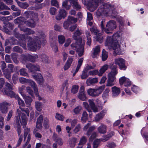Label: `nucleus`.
<instances>
[{
	"instance_id": "nucleus-1",
	"label": "nucleus",
	"mask_w": 148,
	"mask_h": 148,
	"mask_svg": "<svg viewBox=\"0 0 148 148\" xmlns=\"http://www.w3.org/2000/svg\"><path fill=\"white\" fill-rule=\"evenodd\" d=\"M81 34L79 29H77L73 37V39L76 40V42L71 45L72 48L76 51L79 57L82 56L84 52V45L82 44V39L79 37Z\"/></svg>"
},
{
	"instance_id": "nucleus-2",
	"label": "nucleus",
	"mask_w": 148,
	"mask_h": 148,
	"mask_svg": "<svg viewBox=\"0 0 148 148\" xmlns=\"http://www.w3.org/2000/svg\"><path fill=\"white\" fill-rule=\"evenodd\" d=\"M37 34L39 36L40 38L38 36L35 37L34 40L29 41L27 44V46L29 50L32 51H35L37 49H39L40 47L42 42L44 41L45 35V33L41 31H39L37 32Z\"/></svg>"
},
{
	"instance_id": "nucleus-3",
	"label": "nucleus",
	"mask_w": 148,
	"mask_h": 148,
	"mask_svg": "<svg viewBox=\"0 0 148 148\" xmlns=\"http://www.w3.org/2000/svg\"><path fill=\"white\" fill-rule=\"evenodd\" d=\"M115 8L113 5L107 3H104L101 5L96 13L98 16L103 15L104 16L112 15L114 16V10ZM115 15V14H114Z\"/></svg>"
},
{
	"instance_id": "nucleus-4",
	"label": "nucleus",
	"mask_w": 148,
	"mask_h": 148,
	"mask_svg": "<svg viewBox=\"0 0 148 148\" xmlns=\"http://www.w3.org/2000/svg\"><path fill=\"white\" fill-rule=\"evenodd\" d=\"M118 37L117 34H114L112 37L108 36L107 38L106 42L108 45L112 48L116 53L119 54L121 53V51L120 45L117 40V38Z\"/></svg>"
},
{
	"instance_id": "nucleus-5",
	"label": "nucleus",
	"mask_w": 148,
	"mask_h": 148,
	"mask_svg": "<svg viewBox=\"0 0 148 148\" xmlns=\"http://www.w3.org/2000/svg\"><path fill=\"white\" fill-rule=\"evenodd\" d=\"M110 66L112 71L108 74V83L106 86H110L114 84V82L116 79L115 76L118 72L116 70L117 67L116 66L110 64Z\"/></svg>"
},
{
	"instance_id": "nucleus-6",
	"label": "nucleus",
	"mask_w": 148,
	"mask_h": 148,
	"mask_svg": "<svg viewBox=\"0 0 148 148\" xmlns=\"http://www.w3.org/2000/svg\"><path fill=\"white\" fill-rule=\"evenodd\" d=\"M104 0H82V3L86 5L89 9L94 11L98 7L101 2Z\"/></svg>"
},
{
	"instance_id": "nucleus-7",
	"label": "nucleus",
	"mask_w": 148,
	"mask_h": 148,
	"mask_svg": "<svg viewBox=\"0 0 148 148\" xmlns=\"http://www.w3.org/2000/svg\"><path fill=\"white\" fill-rule=\"evenodd\" d=\"M31 18L29 20L26 21L24 17H19L15 19L14 20V22L15 24H19V25H21L26 24L28 27H35V24L33 19L34 18ZM36 18H35L34 19H36Z\"/></svg>"
},
{
	"instance_id": "nucleus-8",
	"label": "nucleus",
	"mask_w": 148,
	"mask_h": 148,
	"mask_svg": "<svg viewBox=\"0 0 148 148\" xmlns=\"http://www.w3.org/2000/svg\"><path fill=\"white\" fill-rule=\"evenodd\" d=\"M5 88H3L2 92L3 94L13 97L15 96V93L12 90L13 89V85L12 84H10L6 82L5 85Z\"/></svg>"
},
{
	"instance_id": "nucleus-9",
	"label": "nucleus",
	"mask_w": 148,
	"mask_h": 148,
	"mask_svg": "<svg viewBox=\"0 0 148 148\" xmlns=\"http://www.w3.org/2000/svg\"><path fill=\"white\" fill-rule=\"evenodd\" d=\"M103 88L100 86L95 88H89L87 90L88 94L92 97L98 96L103 92Z\"/></svg>"
},
{
	"instance_id": "nucleus-10",
	"label": "nucleus",
	"mask_w": 148,
	"mask_h": 148,
	"mask_svg": "<svg viewBox=\"0 0 148 148\" xmlns=\"http://www.w3.org/2000/svg\"><path fill=\"white\" fill-rule=\"evenodd\" d=\"M116 22L113 20H111L107 22L106 25L105 32L108 34L112 33V31L116 28Z\"/></svg>"
},
{
	"instance_id": "nucleus-11",
	"label": "nucleus",
	"mask_w": 148,
	"mask_h": 148,
	"mask_svg": "<svg viewBox=\"0 0 148 148\" xmlns=\"http://www.w3.org/2000/svg\"><path fill=\"white\" fill-rule=\"evenodd\" d=\"M114 62L116 64L119 66L121 69L125 70L126 69L127 67L125 64V61L124 59L121 58H116Z\"/></svg>"
},
{
	"instance_id": "nucleus-12",
	"label": "nucleus",
	"mask_w": 148,
	"mask_h": 148,
	"mask_svg": "<svg viewBox=\"0 0 148 148\" xmlns=\"http://www.w3.org/2000/svg\"><path fill=\"white\" fill-rule=\"evenodd\" d=\"M17 112L21 123L23 125V127L25 126L27 123V118L26 116L24 114L22 113L18 109L17 110Z\"/></svg>"
},
{
	"instance_id": "nucleus-13",
	"label": "nucleus",
	"mask_w": 148,
	"mask_h": 148,
	"mask_svg": "<svg viewBox=\"0 0 148 148\" xmlns=\"http://www.w3.org/2000/svg\"><path fill=\"white\" fill-rule=\"evenodd\" d=\"M90 31L96 35V40L99 42L100 43H101L103 42V36L101 34L99 33V31L95 27H93L90 29Z\"/></svg>"
},
{
	"instance_id": "nucleus-14",
	"label": "nucleus",
	"mask_w": 148,
	"mask_h": 148,
	"mask_svg": "<svg viewBox=\"0 0 148 148\" xmlns=\"http://www.w3.org/2000/svg\"><path fill=\"white\" fill-rule=\"evenodd\" d=\"M10 104L7 102L5 101L0 103V111L3 114H6L8 110V106Z\"/></svg>"
},
{
	"instance_id": "nucleus-15",
	"label": "nucleus",
	"mask_w": 148,
	"mask_h": 148,
	"mask_svg": "<svg viewBox=\"0 0 148 148\" xmlns=\"http://www.w3.org/2000/svg\"><path fill=\"white\" fill-rule=\"evenodd\" d=\"M26 67L31 72L33 73H35L36 71H40L39 66L38 65H35L31 63H29L26 65Z\"/></svg>"
},
{
	"instance_id": "nucleus-16",
	"label": "nucleus",
	"mask_w": 148,
	"mask_h": 148,
	"mask_svg": "<svg viewBox=\"0 0 148 148\" xmlns=\"http://www.w3.org/2000/svg\"><path fill=\"white\" fill-rule=\"evenodd\" d=\"M84 91V86H82L80 88L79 92L78 93V97L82 101H86L87 99Z\"/></svg>"
},
{
	"instance_id": "nucleus-17",
	"label": "nucleus",
	"mask_w": 148,
	"mask_h": 148,
	"mask_svg": "<svg viewBox=\"0 0 148 148\" xmlns=\"http://www.w3.org/2000/svg\"><path fill=\"white\" fill-rule=\"evenodd\" d=\"M22 56L24 60H28L32 62H34L38 58V56L37 55H36L32 56L28 54L25 55H22Z\"/></svg>"
},
{
	"instance_id": "nucleus-18",
	"label": "nucleus",
	"mask_w": 148,
	"mask_h": 148,
	"mask_svg": "<svg viewBox=\"0 0 148 148\" xmlns=\"http://www.w3.org/2000/svg\"><path fill=\"white\" fill-rule=\"evenodd\" d=\"M119 83L121 85L124 84L125 86L128 87L131 84V82L128 78L125 77H122L119 80Z\"/></svg>"
},
{
	"instance_id": "nucleus-19",
	"label": "nucleus",
	"mask_w": 148,
	"mask_h": 148,
	"mask_svg": "<svg viewBox=\"0 0 148 148\" xmlns=\"http://www.w3.org/2000/svg\"><path fill=\"white\" fill-rule=\"evenodd\" d=\"M30 132V128H25L24 130V134L27 136V140L25 144L23 146V148H25L26 146L28 145L31 139L30 134L29 133Z\"/></svg>"
},
{
	"instance_id": "nucleus-20",
	"label": "nucleus",
	"mask_w": 148,
	"mask_h": 148,
	"mask_svg": "<svg viewBox=\"0 0 148 148\" xmlns=\"http://www.w3.org/2000/svg\"><path fill=\"white\" fill-rule=\"evenodd\" d=\"M18 27L19 28L20 30L26 33L27 35H29L31 34H33L35 33V32L33 30L25 27H23L21 25H18Z\"/></svg>"
},
{
	"instance_id": "nucleus-21",
	"label": "nucleus",
	"mask_w": 148,
	"mask_h": 148,
	"mask_svg": "<svg viewBox=\"0 0 148 148\" xmlns=\"http://www.w3.org/2000/svg\"><path fill=\"white\" fill-rule=\"evenodd\" d=\"M106 112L107 111L106 110H103L101 112L99 113L95 117V121L96 122H99L103 118Z\"/></svg>"
},
{
	"instance_id": "nucleus-22",
	"label": "nucleus",
	"mask_w": 148,
	"mask_h": 148,
	"mask_svg": "<svg viewBox=\"0 0 148 148\" xmlns=\"http://www.w3.org/2000/svg\"><path fill=\"white\" fill-rule=\"evenodd\" d=\"M23 15L26 18H37L38 16L37 14L34 13L31 11H26L25 12Z\"/></svg>"
},
{
	"instance_id": "nucleus-23",
	"label": "nucleus",
	"mask_w": 148,
	"mask_h": 148,
	"mask_svg": "<svg viewBox=\"0 0 148 148\" xmlns=\"http://www.w3.org/2000/svg\"><path fill=\"white\" fill-rule=\"evenodd\" d=\"M33 78L36 80L39 84L40 85H42L43 84V78L40 74H38L37 75H33Z\"/></svg>"
},
{
	"instance_id": "nucleus-24",
	"label": "nucleus",
	"mask_w": 148,
	"mask_h": 148,
	"mask_svg": "<svg viewBox=\"0 0 148 148\" xmlns=\"http://www.w3.org/2000/svg\"><path fill=\"white\" fill-rule=\"evenodd\" d=\"M66 11L63 9H60L59 14L56 16L57 20H60L62 18H64L66 16Z\"/></svg>"
},
{
	"instance_id": "nucleus-25",
	"label": "nucleus",
	"mask_w": 148,
	"mask_h": 148,
	"mask_svg": "<svg viewBox=\"0 0 148 148\" xmlns=\"http://www.w3.org/2000/svg\"><path fill=\"white\" fill-rule=\"evenodd\" d=\"M93 52L92 56L93 58H97L100 52V47L99 46H97L93 49Z\"/></svg>"
},
{
	"instance_id": "nucleus-26",
	"label": "nucleus",
	"mask_w": 148,
	"mask_h": 148,
	"mask_svg": "<svg viewBox=\"0 0 148 148\" xmlns=\"http://www.w3.org/2000/svg\"><path fill=\"white\" fill-rule=\"evenodd\" d=\"M107 127L106 125L101 123V125L99 126L97 129L98 132L100 134H104L107 132Z\"/></svg>"
},
{
	"instance_id": "nucleus-27",
	"label": "nucleus",
	"mask_w": 148,
	"mask_h": 148,
	"mask_svg": "<svg viewBox=\"0 0 148 148\" xmlns=\"http://www.w3.org/2000/svg\"><path fill=\"white\" fill-rule=\"evenodd\" d=\"M27 84L33 88L36 95H37L38 92V88L35 82L32 80L29 79Z\"/></svg>"
},
{
	"instance_id": "nucleus-28",
	"label": "nucleus",
	"mask_w": 148,
	"mask_h": 148,
	"mask_svg": "<svg viewBox=\"0 0 148 148\" xmlns=\"http://www.w3.org/2000/svg\"><path fill=\"white\" fill-rule=\"evenodd\" d=\"M112 95L114 97L118 96L120 92V89L116 86L112 88Z\"/></svg>"
},
{
	"instance_id": "nucleus-29",
	"label": "nucleus",
	"mask_w": 148,
	"mask_h": 148,
	"mask_svg": "<svg viewBox=\"0 0 148 148\" xmlns=\"http://www.w3.org/2000/svg\"><path fill=\"white\" fill-rule=\"evenodd\" d=\"M98 82V78L97 77L89 78L87 79L86 83L88 86H90L97 83Z\"/></svg>"
},
{
	"instance_id": "nucleus-30",
	"label": "nucleus",
	"mask_w": 148,
	"mask_h": 148,
	"mask_svg": "<svg viewBox=\"0 0 148 148\" xmlns=\"http://www.w3.org/2000/svg\"><path fill=\"white\" fill-rule=\"evenodd\" d=\"M90 106L94 112H99V110L97 107L96 106L94 102L92 100L89 99L88 100Z\"/></svg>"
},
{
	"instance_id": "nucleus-31",
	"label": "nucleus",
	"mask_w": 148,
	"mask_h": 148,
	"mask_svg": "<svg viewBox=\"0 0 148 148\" xmlns=\"http://www.w3.org/2000/svg\"><path fill=\"white\" fill-rule=\"evenodd\" d=\"M53 139L54 141L57 143L59 145H62L63 144L62 139L58 137L57 135L53 133Z\"/></svg>"
},
{
	"instance_id": "nucleus-32",
	"label": "nucleus",
	"mask_w": 148,
	"mask_h": 148,
	"mask_svg": "<svg viewBox=\"0 0 148 148\" xmlns=\"http://www.w3.org/2000/svg\"><path fill=\"white\" fill-rule=\"evenodd\" d=\"M71 0H66L63 1L62 6L66 9H69L71 6Z\"/></svg>"
},
{
	"instance_id": "nucleus-33",
	"label": "nucleus",
	"mask_w": 148,
	"mask_h": 148,
	"mask_svg": "<svg viewBox=\"0 0 148 148\" xmlns=\"http://www.w3.org/2000/svg\"><path fill=\"white\" fill-rule=\"evenodd\" d=\"M71 3L73 4V6L74 8L75 9L77 10H79L81 9V6L79 4L77 0H71Z\"/></svg>"
},
{
	"instance_id": "nucleus-34",
	"label": "nucleus",
	"mask_w": 148,
	"mask_h": 148,
	"mask_svg": "<svg viewBox=\"0 0 148 148\" xmlns=\"http://www.w3.org/2000/svg\"><path fill=\"white\" fill-rule=\"evenodd\" d=\"M15 1L18 6L21 8L26 9L29 6V4L27 2H21L18 0H15Z\"/></svg>"
},
{
	"instance_id": "nucleus-35",
	"label": "nucleus",
	"mask_w": 148,
	"mask_h": 148,
	"mask_svg": "<svg viewBox=\"0 0 148 148\" xmlns=\"http://www.w3.org/2000/svg\"><path fill=\"white\" fill-rule=\"evenodd\" d=\"M110 64L109 65L107 64L104 65L100 69L98 75L99 76H101L108 69V67H110Z\"/></svg>"
},
{
	"instance_id": "nucleus-36",
	"label": "nucleus",
	"mask_w": 148,
	"mask_h": 148,
	"mask_svg": "<svg viewBox=\"0 0 148 148\" xmlns=\"http://www.w3.org/2000/svg\"><path fill=\"white\" fill-rule=\"evenodd\" d=\"M73 61V59L72 58H68L64 66V70H67L69 68Z\"/></svg>"
},
{
	"instance_id": "nucleus-37",
	"label": "nucleus",
	"mask_w": 148,
	"mask_h": 148,
	"mask_svg": "<svg viewBox=\"0 0 148 148\" xmlns=\"http://www.w3.org/2000/svg\"><path fill=\"white\" fill-rule=\"evenodd\" d=\"M83 61V58H81L79 59L78 61V63L77 67L74 73L73 74V76H75L76 73L79 71V69L80 68V67L82 64Z\"/></svg>"
},
{
	"instance_id": "nucleus-38",
	"label": "nucleus",
	"mask_w": 148,
	"mask_h": 148,
	"mask_svg": "<svg viewBox=\"0 0 148 148\" xmlns=\"http://www.w3.org/2000/svg\"><path fill=\"white\" fill-rule=\"evenodd\" d=\"M35 108L37 111L39 112H41L42 111V103L37 101L35 103Z\"/></svg>"
},
{
	"instance_id": "nucleus-39",
	"label": "nucleus",
	"mask_w": 148,
	"mask_h": 148,
	"mask_svg": "<svg viewBox=\"0 0 148 148\" xmlns=\"http://www.w3.org/2000/svg\"><path fill=\"white\" fill-rule=\"evenodd\" d=\"M14 97H15L16 99L17 100L18 103L20 106V107H21V106H25V104L24 101L21 99L18 95H15V96Z\"/></svg>"
},
{
	"instance_id": "nucleus-40",
	"label": "nucleus",
	"mask_w": 148,
	"mask_h": 148,
	"mask_svg": "<svg viewBox=\"0 0 148 148\" xmlns=\"http://www.w3.org/2000/svg\"><path fill=\"white\" fill-rule=\"evenodd\" d=\"M88 114L86 111H84L82 117H81V121L83 123H85L88 119Z\"/></svg>"
},
{
	"instance_id": "nucleus-41",
	"label": "nucleus",
	"mask_w": 148,
	"mask_h": 148,
	"mask_svg": "<svg viewBox=\"0 0 148 148\" xmlns=\"http://www.w3.org/2000/svg\"><path fill=\"white\" fill-rule=\"evenodd\" d=\"M67 20L71 25L76 23L77 21V18L70 16H68Z\"/></svg>"
},
{
	"instance_id": "nucleus-42",
	"label": "nucleus",
	"mask_w": 148,
	"mask_h": 148,
	"mask_svg": "<svg viewBox=\"0 0 148 148\" xmlns=\"http://www.w3.org/2000/svg\"><path fill=\"white\" fill-rule=\"evenodd\" d=\"M41 58L42 62L45 63H48L50 62L49 58L45 55H42L41 56Z\"/></svg>"
},
{
	"instance_id": "nucleus-43",
	"label": "nucleus",
	"mask_w": 148,
	"mask_h": 148,
	"mask_svg": "<svg viewBox=\"0 0 148 148\" xmlns=\"http://www.w3.org/2000/svg\"><path fill=\"white\" fill-rule=\"evenodd\" d=\"M3 74L5 77L8 79L9 80L11 78L10 74L11 72H10L8 69H6L5 70L3 71Z\"/></svg>"
},
{
	"instance_id": "nucleus-44",
	"label": "nucleus",
	"mask_w": 148,
	"mask_h": 148,
	"mask_svg": "<svg viewBox=\"0 0 148 148\" xmlns=\"http://www.w3.org/2000/svg\"><path fill=\"white\" fill-rule=\"evenodd\" d=\"M108 57V54L104 49H103L102 51V53L101 55L102 59L103 61H105L107 59Z\"/></svg>"
},
{
	"instance_id": "nucleus-45",
	"label": "nucleus",
	"mask_w": 148,
	"mask_h": 148,
	"mask_svg": "<svg viewBox=\"0 0 148 148\" xmlns=\"http://www.w3.org/2000/svg\"><path fill=\"white\" fill-rule=\"evenodd\" d=\"M77 139L75 138H72L69 140V144L70 146L74 147L75 145L77 142Z\"/></svg>"
},
{
	"instance_id": "nucleus-46",
	"label": "nucleus",
	"mask_w": 148,
	"mask_h": 148,
	"mask_svg": "<svg viewBox=\"0 0 148 148\" xmlns=\"http://www.w3.org/2000/svg\"><path fill=\"white\" fill-rule=\"evenodd\" d=\"M4 10H10V9L3 2L0 3V11Z\"/></svg>"
},
{
	"instance_id": "nucleus-47",
	"label": "nucleus",
	"mask_w": 148,
	"mask_h": 148,
	"mask_svg": "<svg viewBox=\"0 0 148 148\" xmlns=\"http://www.w3.org/2000/svg\"><path fill=\"white\" fill-rule=\"evenodd\" d=\"M20 75L23 76H28V74L26 72V69L22 68L19 70Z\"/></svg>"
},
{
	"instance_id": "nucleus-48",
	"label": "nucleus",
	"mask_w": 148,
	"mask_h": 148,
	"mask_svg": "<svg viewBox=\"0 0 148 148\" xmlns=\"http://www.w3.org/2000/svg\"><path fill=\"white\" fill-rule=\"evenodd\" d=\"M82 107L78 106L73 110V112L75 114H79L82 110Z\"/></svg>"
},
{
	"instance_id": "nucleus-49",
	"label": "nucleus",
	"mask_w": 148,
	"mask_h": 148,
	"mask_svg": "<svg viewBox=\"0 0 148 148\" xmlns=\"http://www.w3.org/2000/svg\"><path fill=\"white\" fill-rule=\"evenodd\" d=\"M79 86L77 85H75L72 86L71 90V92L73 94L76 93L78 90Z\"/></svg>"
},
{
	"instance_id": "nucleus-50",
	"label": "nucleus",
	"mask_w": 148,
	"mask_h": 148,
	"mask_svg": "<svg viewBox=\"0 0 148 148\" xmlns=\"http://www.w3.org/2000/svg\"><path fill=\"white\" fill-rule=\"evenodd\" d=\"M99 73V71L97 70H94L92 71H90L88 72V75H98Z\"/></svg>"
},
{
	"instance_id": "nucleus-51",
	"label": "nucleus",
	"mask_w": 148,
	"mask_h": 148,
	"mask_svg": "<svg viewBox=\"0 0 148 148\" xmlns=\"http://www.w3.org/2000/svg\"><path fill=\"white\" fill-rule=\"evenodd\" d=\"M58 41L59 43L61 44H63L65 41V38L62 35H59L58 36Z\"/></svg>"
},
{
	"instance_id": "nucleus-52",
	"label": "nucleus",
	"mask_w": 148,
	"mask_h": 148,
	"mask_svg": "<svg viewBox=\"0 0 148 148\" xmlns=\"http://www.w3.org/2000/svg\"><path fill=\"white\" fill-rule=\"evenodd\" d=\"M43 125L46 128H48L49 127V120L47 118H45L44 120Z\"/></svg>"
},
{
	"instance_id": "nucleus-53",
	"label": "nucleus",
	"mask_w": 148,
	"mask_h": 148,
	"mask_svg": "<svg viewBox=\"0 0 148 148\" xmlns=\"http://www.w3.org/2000/svg\"><path fill=\"white\" fill-rule=\"evenodd\" d=\"M29 79H26L24 77H21L19 78L20 82L23 84H27Z\"/></svg>"
},
{
	"instance_id": "nucleus-54",
	"label": "nucleus",
	"mask_w": 148,
	"mask_h": 148,
	"mask_svg": "<svg viewBox=\"0 0 148 148\" xmlns=\"http://www.w3.org/2000/svg\"><path fill=\"white\" fill-rule=\"evenodd\" d=\"M13 51L21 53L23 52V50L18 46H16L14 47L13 49Z\"/></svg>"
},
{
	"instance_id": "nucleus-55",
	"label": "nucleus",
	"mask_w": 148,
	"mask_h": 148,
	"mask_svg": "<svg viewBox=\"0 0 148 148\" xmlns=\"http://www.w3.org/2000/svg\"><path fill=\"white\" fill-rule=\"evenodd\" d=\"M95 127L94 126H92L90 127L86 133V134L88 136H89L91 134V132L95 129Z\"/></svg>"
},
{
	"instance_id": "nucleus-56",
	"label": "nucleus",
	"mask_w": 148,
	"mask_h": 148,
	"mask_svg": "<svg viewBox=\"0 0 148 148\" xmlns=\"http://www.w3.org/2000/svg\"><path fill=\"white\" fill-rule=\"evenodd\" d=\"M56 118L58 120L61 121H63L64 117L63 115L57 113L56 114Z\"/></svg>"
},
{
	"instance_id": "nucleus-57",
	"label": "nucleus",
	"mask_w": 148,
	"mask_h": 148,
	"mask_svg": "<svg viewBox=\"0 0 148 148\" xmlns=\"http://www.w3.org/2000/svg\"><path fill=\"white\" fill-rule=\"evenodd\" d=\"M110 90L108 89H106L102 94V97L103 99L107 98L109 96L108 93Z\"/></svg>"
},
{
	"instance_id": "nucleus-58",
	"label": "nucleus",
	"mask_w": 148,
	"mask_h": 148,
	"mask_svg": "<svg viewBox=\"0 0 148 148\" xmlns=\"http://www.w3.org/2000/svg\"><path fill=\"white\" fill-rule=\"evenodd\" d=\"M105 24V19H103L101 22L100 27L102 31L105 32V27H104V25Z\"/></svg>"
},
{
	"instance_id": "nucleus-59",
	"label": "nucleus",
	"mask_w": 148,
	"mask_h": 148,
	"mask_svg": "<svg viewBox=\"0 0 148 148\" xmlns=\"http://www.w3.org/2000/svg\"><path fill=\"white\" fill-rule=\"evenodd\" d=\"M100 144V141L98 139H96L93 142V148H97Z\"/></svg>"
},
{
	"instance_id": "nucleus-60",
	"label": "nucleus",
	"mask_w": 148,
	"mask_h": 148,
	"mask_svg": "<svg viewBox=\"0 0 148 148\" xmlns=\"http://www.w3.org/2000/svg\"><path fill=\"white\" fill-rule=\"evenodd\" d=\"M86 141L87 138L86 137L84 136H83L80 138L79 143H80V144L84 145L86 143Z\"/></svg>"
},
{
	"instance_id": "nucleus-61",
	"label": "nucleus",
	"mask_w": 148,
	"mask_h": 148,
	"mask_svg": "<svg viewBox=\"0 0 148 148\" xmlns=\"http://www.w3.org/2000/svg\"><path fill=\"white\" fill-rule=\"evenodd\" d=\"M88 76V75L86 71H83L81 75V77L82 79H86Z\"/></svg>"
},
{
	"instance_id": "nucleus-62",
	"label": "nucleus",
	"mask_w": 148,
	"mask_h": 148,
	"mask_svg": "<svg viewBox=\"0 0 148 148\" xmlns=\"http://www.w3.org/2000/svg\"><path fill=\"white\" fill-rule=\"evenodd\" d=\"M25 101L26 104L30 105L32 101V99L30 97H27L25 98Z\"/></svg>"
},
{
	"instance_id": "nucleus-63",
	"label": "nucleus",
	"mask_w": 148,
	"mask_h": 148,
	"mask_svg": "<svg viewBox=\"0 0 148 148\" xmlns=\"http://www.w3.org/2000/svg\"><path fill=\"white\" fill-rule=\"evenodd\" d=\"M20 45L24 49H26V42L25 40H20Z\"/></svg>"
},
{
	"instance_id": "nucleus-64",
	"label": "nucleus",
	"mask_w": 148,
	"mask_h": 148,
	"mask_svg": "<svg viewBox=\"0 0 148 148\" xmlns=\"http://www.w3.org/2000/svg\"><path fill=\"white\" fill-rule=\"evenodd\" d=\"M51 4L52 5L59 8V5L58 2L56 0H51Z\"/></svg>"
}]
</instances>
